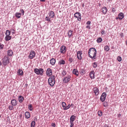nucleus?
<instances>
[{"label": "nucleus", "instance_id": "1", "mask_svg": "<svg viewBox=\"0 0 127 127\" xmlns=\"http://www.w3.org/2000/svg\"><path fill=\"white\" fill-rule=\"evenodd\" d=\"M96 51L95 48H91L88 51V54L89 57L93 60L96 59L97 58L96 55Z\"/></svg>", "mask_w": 127, "mask_h": 127}, {"label": "nucleus", "instance_id": "2", "mask_svg": "<svg viewBox=\"0 0 127 127\" xmlns=\"http://www.w3.org/2000/svg\"><path fill=\"white\" fill-rule=\"evenodd\" d=\"M34 72L37 75H42L43 74L44 70L42 68L38 69L35 68L34 69Z\"/></svg>", "mask_w": 127, "mask_h": 127}, {"label": "nucleus", "instance_id": "3", "mask_svg": "<svg viewBox=\"0 0 127 127\" xmlns=\"http://www.w3.org/2000/svg\"><path fill=\"white\" fill-rule=\"evenodd\" d=\"M9 58L7 56H5L3 58L2 63L4 66L7 65V64L9 63Z\"/></svg>", "mask_w": 127, "mask_h": 127}, {"label": "nucleus", "instance_id": "4", "mask_svg": "<svg viewBox=\"0 0 127 127\" xmlns=\"http://www.w3.org/2000/svg\"><path fill=\"white\" fill-rule=\"evenodd\" d=\"M74 17L77 18V20L78 21H80L81 20V14L79 12H76L74 14Z\"/></svg>", "mask_w": 127, "mask_h": 127}, {"label": "nucleus", "instance_id": "5", "mask_svg": "<svg viewBox=\"0 0 127 127\" xmlns=\"http://www.w3.org/2000/svg\"><path fill=\"white\" fill-rule=\"evenodd\" d=\"M35 56V53L34 51L32 50L29 56V57L30 59H32L34 58Z\"/></svg>", "mask_w": 127, "mask_h": 127}, {"label": "nucleus", "instance_id": "6", "mask_svg": "<svg viewBox=\"0 0 127 127\" xmlns=\"http://www.w3.org/2000/svg\"><path fill=\"white\" fill-rule=\"evenodd\" d=\"M106 96V94L105 92H103L102 93L101 95L100 99L102 102H104L105 100Z\"/></svg>", "mask_w": 127, "mask_h": 127}, {"label": "nucleus", "instance_id": "7", "mask_svg": "<svg viewBox=\"0 0 127 127\" xmlns=\"http://www.w3.org/2000/svg\"><path fill=\"white\" fill-rule=\"evenodd\" d=\"M71 78V76H69L67 77H65L63 79V82L65 83H67L70 81Z\"/></svg>", "mask_w": 127, "mask_h": 127}, {"label": "nucleus", "instance_id": "8", "mask_svg": "<svg viewBox=\"0 0 127 127\" xmlns=\"http://www.w3.org/2000/svg\"><path fill=\"white\" fill-rule=\"evenodd\" d=\"M67 48L65 46H61L60 49V52L61 53L64 54L66 51Z\"/></svg>", "mask_w": 127, "mask_h": 127}, {"label": "nucleus", "instance_id": "9", "mask_svg": "<svg viewBox=\"0 0 127 127\" xmlns=\"http://www.w3.org/2000/svg\"><path fill=\"white\" fill-rule=\"evenodd\" d=\"M52 70L50 68H48L46 71V75L48 76H50L52 75Z\"/></svg>", "mask_w": 127, "mask_h": 127}, {"label": "nucleus", "instance_id": "10", "mask_svg": "<svg viewBox=\"0 0 127 127\" xmlns=\"http://www.w3.org/2000/svg\"><path fill=\"white\" fill-rule=\"evenodd\" d=\"M101 11L104 14H105L107 12V9L106 7L103 6L102 8Z\"/></svg>", "mask_w": 127, "mask_h": 127}, {"label": "nucleus", "instance_id": "11", "mask_svg": "<svg viewBox=\"0 0 127 127\" xmlns=\"http://www.w3.org/2000/svg\"><path fill=\"white\" fill-rule=\"evenodd\" d=\"M82 54V51H78L77 54V58L78 59L81 60L82 59L81 55Z\"/></svg>", "mask_w": 127, "mask_h": 127}, {"label": "nucleus", "instance_id": "12", "mask_svg": "<svg viewBox=\"0 0 127 127\" xmlns=\"http://www.w3.org/2000/svg\"><path fill=\"white\" fill-rule=\"evenodd\" d=\"M94 93L95 95H97L99 93V89L96 87H95L93 88Z\"/></svg>", "mask_w": 127, "mask_h": 127}, {"label": "nucleus", "instance_id": "13", "mask_svg": "<svg viewBox=\"0 0 127 127\" xmlns=\"http://www.w3.org/2000/svg\"><path fill=\"white\" fill-rule=\"evenodd\" d=\"M95 73L94 71H92L89 73V75L91 78L92 79H94L95 78Z\"/></svg>", "mask_w": 127, "mask_h": 127}, {"label": "nucleus", "instance_id": "14", "mask_svg": "<svg viewBox=\"0 0 127 127\" xmlns=\"http://www.w3.org/2000/svg\"><path fill=\"white\" fill-rule=\"evenodd\" d=\"M11 103L13 106H15L17 104V102L15 99H12L11 101Z\"/></svg>", "mask_w": 127, "mask_h": 127}, {"label": "nucleus", "instance_id": "15", "mask_svg": "<svg viewBox=\"0 0 127 127\" xmlns=\"http://www.w3.org/2000/svg\"><path fill=\"white\" fill-rule=\"evenodd\" d=\"M49 16L51 18H53L55 16V14L54 12L53 11H50V12L48 13Z\"/></svg>", "mask_w": 127, "mask_h": 127}, {"label": "nucleus", "instance_id": "16", "mask_svg": "<svg viewBox=\"0 0 127 127\" xmlns=\"http://www.w3.org/2000/svg\"><path fill=\"white\" fill-rule=\"evenodd\" d=\"M49 83V85L53 87L54 86L55 84V81H53V80H48Z\"/></svg>", "mask_w": 127, "mask_h": 127}, {"label": "nucleus", "instance_id": "17", "mask_svg": "<svg viewBox=\"0 0 127 127\" xmlns=\"http://www.w3.org/2000/svg\"><path fill=\"white\" fill-rule=\"evenodd\" d=\"M119 18L120 20H122L124 17L123 14L122 12H120L118 15Z\"/></svg>", "mask_w": 127, "mask_h": 127}, {"label": "nucleus", "instance_id": "18", "mask_svg": "<svg viewBox=\"0 0 127 127\" xmlns=\"http://www.w3.org/2000/svg\"><path fill=\"white\" fill-rule=\"evenodd\" d=\"M73 73L77 76H78L79 72L76 69H74L73 70Z\"/></svg>", "mask_w": 127, "mask_h": 127}, {"label": "nucleus", "instance_id": "19", "mask_svg": "<svg viewBox=\"0 0 127 127\" xmlns=\"http://www.w3.org/2000/svg\"><path fill=\"white\" fill-rule=\"evenodd\" d=\"M76 118L75 116L74 115H72L70 118V122H73V121H75Z\"/></svg>", "mask_w": 127, "mask_h": 127}, {"label": "nucleus", "instance_id": "20", "mask_svg": "<svg viewBox=\"0 0 127 127\" xmlns=\"http://www.w3.org/2000/svg\"><path fill=\"white\" fill-rule=\"evenodd\" d=\"M56 78V76L54 75H52L51 76H50L48 80L55 81V79Z\"/></svg>", "mask_w": 127, "mask_h": 127}, {"label": "nucleus", "instance_id": "21", "mask_svg": "<svg viewBox=\"0 0 127 127\" xmlns=\"http://www.w3.org/2000/svg\"><path fill=\"white\" fill-rule=\"evenodd\" d=\"M73 32V31L69 30L68 32V36L69 38H70L72 36V34Z\"/></svg>", "mask_w": 127, "mask_h": 127}, {"label": "nucleus", "instance_id": "22", "mask_svg": "<svg viewBox=\"0 0 127 127\" xmlns=\"http://www.w3.org/2000/svg\"><path fill=\"white\" fill-rule=\"evenodd\" d=\"M55 62L56 60L53 58H52L50 60V63L52 65H53L55 64Z\"/></svg>", "mask_w": 127, "mask_h": 127}, {"label": "nucleus", "instance_id": "23", "mask_svg": "<svg viewBox=\"0 0 127 127\" xmlns=\"http://www.w3.org/2000/svg\"><path fill=\"white\" fill-rule=\"evenodd\" d=\"M26 118L27 119L29 118L30 117V113L29 112H26L25 113Z\"/></svg>", "mask_w": 127, "mask_h": 127}, {"label": "nucleus", "instance_id": "24", "mask_svg": "<svg viewBox=\"0 0 127 127\" xmlns=\"http://www.w3.org/2000/svg\"><path fill=\"white\" fill-rule=\"evenodd\" d=\"M21 15V14L18 12H17L15 14V16L16 18H19L20 17Z\"/></svg>", "mask_w": 127, "mask_h": 127}, {"label": "nucleus", "instance_id": "25", "mask_svg": "<svg viewBox=\"0 0 127 127\" xmlns=\"http://www.w3.org/2000/svg\"><path fill=\"white\" fill-rule=\"evenodd\" d=\"M11 37L9 36H6L5 37V39L6 41H8L11 39Z\"/></svg>", "mask_w": 127, "mask_h": 127}, {"label": "nucleus", "instance_id": "26", "mask_svg": "<svg viewBox=\"0 0 127 127\" xmlns=\"http://www.w3.org/2000/svg\"><path fill=\"white\" fill-rule=\"evenodd\" d=\"M13 52L11 50H8V54L9 56H12L13 55Z\"/></svg>", "mask_w": 127, "mask_h": 127}, {"label": "nucleus", "instance_id": "27", "mask_svg": "<svg viewBox=\"0 0 127 127\" xmlns=\"http://www.w3.org/2000/svg\"><path fill=\"white\" fill-rule=\"evenodd\" d=\"M18 74L20 75H23V72L22 70L19 69L18 71Z\"/></svg>", "mask_w": 127, "mask_h": 127}, {"label": "nucleus", "instance_id": "28", "mask_svg": "<svg viewBox=\"0 0 127 127\" xmlns=\"http://www.w3.org/2000/svg\"><path fill=\"white\" fill-rule=\"evenodd\" d=\"M62 106L64 110H66V109H65V108L66 107V103L65 102H62Z\"/></svg>", "mask_w": 127, "mask_h": 127}, {"label": "nucleus", "instance_id": "29", "mask_svg": "<svg viewBox=\"0 0 127 127\" xmlns=\"http://www.w3.org/2000/svg\"><path fill=\"white\" fill-rule=\"evenodd\" d=\"M108 102L105 101L103 103V105L104 107H106L108 106Z\"/></svg>", "mask_w": 127, "mask_h": 127}, {"label": "nucleus", "instance_id": "30", "mask_svg": "<svg viewBox=\"0 0 127 127\" xmlns=\"http://www.w3.org/2000/svg\"><path fill=\"white\" fill-rule=\"evenodd\" d=\"M19 100L20 102H23L24 99V97L21 96H20L19 97Z\"/></svg>", "mask_w": 127, "mask_h": 127}, {"label": "nucleus", "instance_id": "31", "mask_svg": "<svg viewBox=\"0 0 127 127\" xmlns=\"http://www.w3.org/2000/svg\"><path fill=\"white\" fill-rule=\"evenodd\" d=\"M65 64V61L63 60L60 61L59 62V64L60 65L64 64Z\"/></svg>", "mask_w": 127, "mask_h": 127}, {"label": "nucleus", "instance_id": "32", "mask_svg": "<svg viewBox=\"0 0 127 127\" xmlns=\"http://www.w3.org/2000/svg\"><path fill=\"white\" fill-rule=\"evenodd\" d=\"M80 73L81 75H83L85 74V70L83 69H81L80 70Z\"/></svg>", "mask_w": 127, "mask_h": 127}, {"label": "nucleus", "instance_id": "33", "mask_svg": "<svg viewBox=\"0 0 127 127\" xmlns=\"http://www.w3.org/2000/svg\"><path fill=\"white\" fill-rule=\"evenodd\" d=\"M28 108L30 111H32L33 109V108L32 105L31 104L28 105Z\"/></svg>", "mask_w": 127, "mask_h": 127}, {"label": "nucleus", "instance_id": "34", "mask_svg": "<svg viewBox=\"0 0 127 127\" xmlns=\"http://www.w3.org/2000/svg\"><path fill=\"white\" fill-rule=\"evenodd\" d=\"M102 41V39L100 37L98 38L96 40V41L97 43H100Z\"/></svg>", "mask_w": 127, "mask_h": 127}, {"label": "nucleus", "instance_id": "35", "mask_svg": "<svg viewBox=\"0 0 127 127\" xmlns=\"http://www.w3.org/2000/svg\"><path fill=\"white\" fill-rule=\"evenodd\" d=\"M4 48V45L1 43H0V50H2Z\"/></svg>", "mask_w": 127, "mask_h": 127}, {"label": "nucleus", "instance_id": "36", "mask_svg": "<svg viewBox=\"0 0 127 127\" xmlns=\"http://www.w3.org/2000/svg\"><path fill=\"white\" fill-rule=\"evenodd\" d=\"M35 123L34 121H32L31 124V127H34L35 125Z\"/></svg>", "mask_w": 127, "mask_h": 127}, {"label": "nucleus", "instance_id": "37", "mask_svg": "<svg viewBox=\"0 0 127 127\" xmlns=\"http://www.w3.org/2000/svg\"><path fill=\"white\" fill-rule=\"evenodd\" d=\"M45 20L47 21H48L49 22H51V18L49 17V16H47L45 18Z\"/></svg>", "mask_w": 127, "mask_h": 127}, {"label": "nucleus", "instance_id": "38", "mask_svg": "<svg viewBox=\"0 0 127 127\" xmlns=\"http://www.w3.org/2000/svg\"><path fill=\"white\" fill-rule=\"evenodd\" d=\"M10 32L9 30H7L6 31V33H5V35L6 36H9L10 34Z\"/></svg>", "mask_w": 127, "mask_h": 127}, {"label": "nucleus", "instance_id": "39", "mask_svg": "<svg viewBox=\"0 0 127 127\" xmlns=\"http://www.w3.org/2000/svg\"><path fill=\"white\" fill-rule=\"evenodd\" d=\"M109 46H106L104 47V50L108 51L109 50Z\"/></svg>", "mask_w": 127, "mask_h": 127}, {"label": "nucleus", "instance_id": "40", "mask_svg": "<svg viewBox=\"0 0 127 127\" xmlns=\"http://www.w3.org/2000/svg\"><path fill=\"white\" fill-rule=\"evenodd\" d=\"M93 65L94 68H96L97 66V63L95 62H94L93 64Z\"/></svg>", "mask_w": 127, "mask_h": 127}, {"label": "nucleus", "instance_id": "41", "mask_svg": "<svg viewBox=\"0 0 127 127\" xmlns=\"http://www.w3.org/2000/svg\"><path fill=\"white\" fill-rule=\"evenodd\" d=\"M66 74V71L65 70H63V71L62 73V75L63 76H64Z\"/></svg>", "mask_w": 127, "mask_h": 127}, {"label": "nucleus", "instance_id": "42", "mask_svg": "<svg viewBox=\"0 0 127 127\" xmlns=\"http://www.w3.org/2000/svg\"><path fill=\"white\" fill-rule=\"evenodd\" d=\"M8 108L10 110H12L14 109V108L12 105H9L8 106Z\"/></svg>", "mask_w": 127, "mask_h": 127}, {"label": "nucleus", "instance_id": "43", "mask_svg": "<svg viewBox=\"0 0 127 127\" xmlns=\"http://www.w3.org/2000/svg\"><path fill=\"white\" fill-rule=\"evenodd\" d=\"M98 114L99 116H101L102 115V112L101 111H98Z\"/></svg>", "mask_w": 127, "mask_h": 127}, {"label": "nucleus", "instance_id": "44", "mask_svg": "<svg viewBox=\"0 0 127 127\" xmlns=\"http://www.w3.org/2000/svg\"><path fill=\"white\" fill-rule=\"evenodd\" d=\"M117 60L118 61L120 62L122 60L121 57L120 56H118L117 58Z\"/></svg>", "mask_w": 127, "mask_h": 127}, {"label": "nucleus", "instance_id": "45", "mask_svg": "<svg viewBox=\"0 0 127 127\" xmlns=\"http://www.w3.org/2000/svg\"><path fill=\"white\" fill-rule=\"evenodd\" d=\"M73 60V58L72 57H70L69 59V61L70 62V63H71Z\"/></svg>", "mask_w": 127, "mask_h": 127}, {"label": "nucleus", "instance_id": "46", "mask_svg": "<svg viewBox=\"0 0 127 127\" xmlns=\"http://www.w3.org/2000/svg\"><path fill=\"white\" fill-rule=\"evenodd\" d=\"M20 11L21 13L23 15H24V11L23 10V9H20Z\"/></svg>", "mask_w": 127, "mask_h": 127}, {"label": "nucleus", "instance_id": "47", "mask_svg": "<svg viewBox=\"0 0 127 127\" xmlns=\"http://www.w3.org/2000/svg\"><path fill=\"white\" fill-rule=\"evenodd\" d=\"M70 104H68L67 106H66V107L65 108H66L65 109L66 110L68 109L70 107Z\"/></svg>", "mask_w": 127, "mask_h": 127}, {"label": "nucleus", "instance_id": "48", "mask_svg": "<svg viewBox=\"0 0 127 127\" xmlns=\"http://www.w3.org/2000/svg\"><path fill=\"white\" fill-rule=\"evenodd\" d=\"M71 124L70 127H73L74 126L73 122H70Z\"/></svg>", "mask_w": 127, "mask_h": 127}, {"label": "nucleus", "instance_id": "49", "mask_svg": "<svg viewBox=\"0 0 127 127\" xmlns=\"http://www.w3.org/2000/svg\"><path fill=\"white\" fill-rule=\"evenodd\" d=\"M118 117H117L118 118H121V115L120 114H117Z\"/></svg>", "mask_w": 127, "mask_h": 127}, {"label": "nucleus", "instance_id": "50", "mask_svg": "<svg viewBox=\"0 0 127 127\" xmlns=\"http://www.w3.org/2000/svg\"><path fill=\"white\" fill-rule=\"evenodd\" d=\"M112 11L113 13H114L116 11V10L114 8L112 7Z\"/></svg>", "mask_w": 127, "mask_h": 127}, {"label": "nucleus", "instance_id": "51", "mask_svg": "<svg viewBox=\"0 0 127 127\" xmlns=\"http://www.w3.org/2000/svg\"><path fill=\"white\" fill-rule=\"evenodd\" d=\"M101 34L103 35L105 33V31L104 30H102L101 32Z\"/></svg>", "mask_w": 127, "mask_h": 127}, {"label": "nucleus", "instance_id": "52", "mask_svg": "<svg viewBox=\"0 0 127 127\" xmlns=\"http://www.w3.org/2000/svg\"><path fill=\"white\" fill-rule=\"evenodd\" d=\"M120 35L121 36V37H124L123 33L121 32L120 33Z\"/></svg>", "mask_w": 127, "mask_h": 127}, {"label": "nucleus", "instance_id": "53", "mask_svg": "<svg viewBox=\"0 0 127 127\" xmlns=\"http://www.w3.org/2000/svg\"><path fill=\"white\" fill-rule=\"evenodd\" d=\"M51 125L53 127H55L56 126V125L55 123H53L51 124Z\"/></svg>", "mask_w": 127, "mask_h": 127}, {"label": "nucleus", "instance_id": "54", "mask_svg": "<svg viewBox=\"0 0 127 127\" xmlns=\"http://www.w3.org/2000/svg\"><path fill=\"white\" fill-rule=\"evenodd\" d=\"M86 28H87L89 29H90L91 28V27H90V26L88 25L86 26Z\"/></svg>", "mask_w": 127, "mask_h": 127}, {"label": "nucleus", "instance_id": "55", "mask_svg": "<svg viewBox=\"0 0 127 127\" xmlns=\"http://www.w3.org/2000/svg\"><path fill=\"white\" fill-rule=\"evenodd\" d=\"M91 22L90 21H88L86 23H87V24H88V25H90V24H91Z\"/></svg>", "mask_w": 127, "mask_h": 127}, {"label": "nucleus", "instance_id": "56", "mask_svg": "<svg viewBox=\"0 0 127 127\" xmlns=\"http://www.w3.org/2000/svg\"><path fill=\"white\" fill-rule=\"evenodd\" d=\"M28 86V84H25V87L26 88H27Z\"/></svg>", "mask_w": 127, "mask_h": 127}, {"label": "nucleus", "instance_id": "57", "mask_svg": "<svg viewBox=\"0 0 127 127\" xmlns=\"http://www.w3.org/2000/svg\"><path fill=\"white\" fill-rule=\"evenodd\" d=\"M104 127H109L108 126V125H104Z\"/></svg>", "mask_w": 127, "mask_h": 127}, {"label": "nucleus", "instance_id": "58", "mask_svg": "<svg viewBox=\"0 0 127 127\" xmlns=\"http://www.w3.org/2000/svg\"><path fill=\"white\" fill-rule=\"evenodd\" d=\"M40 1L41 2H45V0H40Z\"/></svg>", "mask_w": 127, "mask_h": 127}, {"label": "nucleus", "instance_id": "59", "mask_svg": "<svg viewBox=\"0 0 127 127\" xmlns=\"http://www.w3.org/2000/svg\"><path fill=\"white\" fill-rule=\"evenodd\" d=\"M107 2H109L110 0H106Z\"/></svg>", "mask_w": 127, "mask_h": 127}, {"label": "nucleus", "instance_id": "60", "mask_svg": "<svg viewBox=\"0 0 127 127\" xmlns=\"http://www.w3.org/2000/svg\"><path fill=\"white\" fill-rule=\"evenodd\" d=\"M73 104H72H72H71V105H70V106H72H72H73Z\"/></svg>", "mask_w": 127, "mask_h": 127}, {"label": "nucleus", "instance_id": "61", "mask_svg": "<svg viewBox=\"0 0 127 127\" xmlns=\"http://www.w3.org/2000/svg\"><path fill=\"white\" fill-rule=\"evenodd\" d=\"M2 64L1 61H0V66Z\"/></svg>", "mask_w": 127, "mask_h": 127}, {"label": "nucleus", "instance_id": "62", "mask_svg": "<svg viewBox=\"0 0 127 127\" xmlns=\"http://www.w3.org/2000/svg\"><path fill=\"white\" fill-rule=\"evenodd\" d=\"M84 4H83L82 5V6L83 7H84Z\"/></svg>", "mask_w": 127, "mask_h": 127}, {"label": "nucleus", "instance_id": "63", "mask_svg": "<svg viewBox=\"0 0 127 127\" xmlns=\"http://www.w3.org/2000/svg\"><path fill=\"white\" fill-rule=\"evenodd\" d=\"M12 33L13 34H14L15 33V32H12Z\"/></svg>", "mask_w": 127, "mask_h": 127}, {"label": "nucleus", "instance_id": "64", "mask_svg": "<svg viewBox=\"0 0 127 127\" xmlns=\"http://www.w3.org/2000/svg\"><path fill=\"white\" fill-rule=\"evenodd\" d=\"M126 44L127 45V40L126 41Z\"/></svg>", "mask_w": 127, "mask_h": 127}]
</instances>
